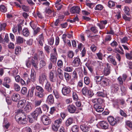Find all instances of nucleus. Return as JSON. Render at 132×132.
I'll list each match as a JSON object with an SVG mask.
<instances>
[{"instance_id": "1", "label": "nucleus", "mask_w": 132, "mask_h": 132, "mask_svg": "<svg viewBox=\"0 0 132 132\" xmlns=\"http://www.w3.org/2000/svg\"><path fill=\"white\" fill-rule=\"evenodd\" d=\"M47 74L45 73H43L40 75L38 78L39 83L43 85L46 81L47 80Z\"/></svg>"}, {"instance_id": "2", "label": "nucleus", "mask_w": 132, "mask_h": 132, "mask_svg": "<svg viewBox=\"0 0 132 132\" xmlns=\"http://www.w3.org/2000/svg\"><path fill=\"white\" fill-rule=\"evenodd\" d=\"M42 113V111L40 107L36 108L35 110L31 113L32 117L36 120L39 115Z\"/></svg>"}, {"instance_id": "3", "label": "nucleus", "mask_w": 132, "mask_h": 132, "mask_svg": "<svg viewBox=\"0 0 132 132\" xmlns=\"http://www.w3.org/2000/svg\"><path fill=\"white\" fill-rule=\"evenodd\" d=\"M42 121L43 124L46 125H49L51 122V120L49 117L45 115H43L42 116Z\"/></svg>"}, {"instance_id": "4", "label": "nucleus", "mask_w": 132, "mask_h": 132, "mask_svg": "<svg viewBox=\"0 0 132 132\" xmlns=\"http://www.w3.org/2000/svg\"><path fill=\"white\" fill-rule=\"evenodd\" d=\"M70 88L69 87L64 86L62 88V92L64 95H67L71 92Z\"/></svg>"}, {"instance_id": "5", "label": "nucleus", "mask_w": 132, "mask_h": 132, "mask_svg": "<svg viewBox=\"0 0 132 132\" xmlns=\"http://www.w3.org/2000/svg\"><path fill=\"white\" fill-rule=\"evenodd\" d=\"M21 117L18 118V122L19 123L25 124L27 122L26 116L24 113H22Z\"/></svg>"}, {"instance_id": "6", "label": "nucleus", "mask_w": 132, "mask_h": 132, "mask_svg": "<svg viewBox=\"0 0 132 132\" xmlns=\"http://www.w3.org/2000/svg\"><path fill=\"white\" fill-rule=\"evenodd\" d=\"M32 109V103L27 102V103L24 108V111L26 113H28L31 111Z\"/></svg>"}, {"instance_id": "7", "label": "nucleus", "mask_w": 132, "mask_h": 132, "mask_svg": "<svg viewBox=\"0 0 132 132\" xmlns=\"http://www.w3.org/2000/svg\"><path fill=\"white\" fill-rule=\"evenodd\" d=\"M81 63L80 59L78 57H76L73 61L72 64L73 67H77L81 65Z\"/></svg>"}, {"instance_id": "8", "label": "nucleus", "mask_w": 132, "mask_h": 132, "mask_svg": "<svg viewBox=\"0 0 132 132\" xmlns=\"http://www.w3.org/2000/svg\"><path fill=\"white\" fill-rule=\"evenodd\" d=\"M99 124L100 126L103 129H106L109 128V124L105 121H100L99 123Z\"/></svg>"}, {"instance_id": "9", "label": "nucleus", "mask_w": 132, "mask_h": 132, "mask_svg": "<svg viewBox=\"0 0 132 132\" xmlns=\"http://www.w3.org/2000/svg\"><path fill=\"white\" fill-rule=\"evenodd\" d=\"M82 92L84 95H87L88 98L91 97V91L89 90L86 87H84L82 89Z\"/></svg>"}, {"instance_id": "10", "label": "nucleus", "mask_w": 132, "mask_h": 132, "mask_svg": "<svg viewBox=\"0 0 132 132\" xmlns=\"http://www.w3.org/2000/svg\"><path fill=\"white\" fill-rule=\"evenodd\" d=\"M67 109L68 111L70 113H73L76 111V108L75 105L71 104L67 106Z\"/></svg>"}, {"instance_id": "11", "label": "nucleus", "mask_w": 132, "mask_h": 132, "mask_svg": "<svg viewBox=\"0 0 132 132\" xmlns=\"http://www.w3.org/2000/svg\"><path fill=\"white\" fill-rule=\"evenodd\" d=\"M31 64L32 66L36 69L38 68V58L36 56L32 57L31 59Z\"/></svg>"}, {"instance_id": "12", "label": "nucleus", "mask_w": 132, "mask_h": 132, "mask_svg": "<svg viewBox=\"0 0 132 132\" xmlns=\"http://www.w3.org/2000/svg\"><path fill=\"white\" fill-rule=\"evenodd\" d=\"M46 102L50 105L53 104L54 102V98L52 95L50 94L48 96Z\"/></svg>"}, {"instance_id": "13", "label": "nucleus", "mask_w": 132, "mask_h": 132, "mask_svg": "<svg viewBox=\"0 0 132 132\" xmlns=\"http://www.w3.org/2000/svg\"><path fill=\"white\" fill-rule=\"evenodd\" d=\"M55 72L54 70L51 71L49 73V79L50 81L52 82H54L56 81V78L55 77L54 73Z\"/></svg>"}, {"instance_id": "14", "label": "nucleus", "mask_w": 132, "mask_h": 132, "mask_svg": "<svg viewBox=\"0 0 132 132\" xmlns=\"http://www.w3.org/2000/svg\"><path fill=\"white\" fill-rule=\"evenodd\" d=\"M108 120L110 124L112 126L114 125L117 123V120L116 119L111 116L108 117Z\"/></svg>"}, {"instance_id": "15", "label": "nucleus", "mask_w": 132, "mask_h": 132, "mask_svg": "<svg viewBox=\"0 0 132 132\" xmlns=\"http://www.w3.org/2000/svg\"><path fill=\"white\" fill-rule=\"evenodd\" d=\"M80 11V7L77 6H73L70 9V12L72 14L78 13Z\"/></svg>"}, {"instance_id": "16", "label": "nucleus", "mask_w": 132, "mask_h": 132, "mask_svg": "<svg viewBox=\"0 0 132 132\" xmlns=\"http://www.w3.org/2000/svg\"><path fill=\"white\" fill-rule=\"evenodd\" d=\"M26 103V101L24 100L19 101L17 104L18 108L20 109H22L24 107Z\"/></svg>"}, {"instance_id": "17", "label": "nucleus", "mask_w": 132, "mask_h": 132, "mask_svg": "<svg viewBox=\"0 0 132 132\" xmlns=\"http://www.w3.org/2000/svg\"><path fill=\"white\" fill-rule=\"evenodd\" d=\"M94 107L96 111L98 112H101L104 110L103 108L101 106V104H100L98 105L94 104Z\"/></svg>"}, {"instance_id": "18", "label": "nucleus", "mask_w": 132, "mask_h": 132, "mask_svg": "<svg viewBox=\"0 0 132 132\" xmlns=\"http://www.w3.org/2000/svg\"><path fill=\"white\" fill-rule=\"evenodd\" d=\"M45 89L48 92H51L52 89L50 82L48 81H47L45 86Z\"/></svg>"}, {"instance_id": "19", "label": "nucleus", "mask_w": 132, "mask_h": 132, "mask_svg": "<svg viewBox=\"0 0 132 132\" xmlns=\"http://www.w3.org/2000/svg\"><path fill=\"white\" fill-rule=\"evenodd\" d=\"M12 100L14 101H17L20 99V96L17 93H14L12 95Z\"/></svg>"}, {"instance_id": "20", "label": "nucleus", "mask_w": 132, "mask_h": 132, "mask_svg": "<svg viewBox=\"0 0 132 132\" xmlns=\"http://www.w3.org/2000/svg\"><path fill=\"white\" fill-rule=\"evenodd\" d=\"M37 40L40 45L41 46H43V44L44 43V37L43 34L39 35Z\"/></svg>"}, {"instance_id": "21", "label": "nucleus", "mask_w": 132, "mask_h": 132, "mask_svg": "<svg viewBox=\"0 0 132 132\" xmlns=\"http://www.w3.org/2000/svg\"><path fill=\"white\" fill-rule=\"evenodd\" d=\"M107 59L109 62L112 63L114 65H116L117 64V62L114 57L112 56H109L107 57Z\"/></svg>"}, {"instance_id": "22", "label": "nucleus", "mask_w": 132, "mask_h": 132, "mask_svg": "<svg viewBox=\"0 0 132 132\" xmlns=\"http://www.w3.org/2000/svg\"><path fill=\"white\" fill-rule=\"evenodd\" d=\"M107 23V21L106 20L102 21L100 22L97 23V25L101 29H103L105 28V25Z\"/></svg>"}, {"instance_id": "23", "label": "nucleus", "mask_w": 132, "mask_h": 132, "mask_svg": "<svg viewBox=\"0 0 132 132\" xmlns=\"http://www.w3.org/2000/svg\"><path fill=\"white\" fill-rule=\"evenodd\" d=\"M110 81V80L108 79L107 78H103L101 81V84L104 86H108L109 85Z\"/></svg>"}, {"instance_id": "24", "label": "nucleus", "mask_w": 132, "mask_h": 132, "mask_svg": "<svg viewBox=\"0 0 132 132\" xmlns=\"http://www.w3.org/2000/svg\"><path fill=\"white\" fill-rule=\"evenodd\" d=\"M107 67H105L104 69V74L105 76L108 75L110 73V66L108 63L106 64Z\"/></svg>"}, {"instance_id": "25", "label": "nucleus", "mask_w": 132, "mask_h": 132, "mask_svg": "<svg viewBox=\"0 0 132 132\" xmlns=\"http://www.w3.org/2000/svg\"><path fill=\"white\" fill-rule=\"evenodd\" d=\"M119 88V86L118 84H115L112 85L111 88L112 92L113 93H116Z\"/></svg>"}, {"instance_id": "26", "label": "nucleus", "mask_w": 132, "mask_h": 132, "mask_svg": "<svg viewBox=\"0 0 132 132\" xmlns=\"http://www.w3.org/2000/svg\"><path fill=\"white\" fill-rule=\"evenodd\" d=\"M87 29L85 30V33L86 34L87 37L88 38L91 37V26L89 25L87 27Z\"/></svg>"}, {"instance_id": "27", "label": "nucleus", "mask_w": 132, "mask_h": 132, "mask_svg": "<svg viewBox=\"0 0 132 132\" xmlns=\"http://www.w3.org/2000/svg\"><path fill=\"white\" fill-rule=\"evenodd\" d=\"M25 41V39L20 36H18L16 38V42L18 44H22Z\"/></svg>"}, {"instance_id": "28", "label": "nucleus", "mask_w": 132, "mask_h": 132, "mask_svg": "<svg viewBox=\"0 0 132 132\" xmlns=\"http://www.w3.org/2000/svg\"><path fill=\"white\" fill-rule=\"evenodd\" d=\"M73 119L71 118H68L66 121L65 122V125L67 127H68L71 125L73 122Z\"/></svg>"}, {"instance_id": "29", "label": "nucleus", "mask_w": 132, "mask_h": 132, "mask_svg": "<svg viewBox=\"0 0 132 132\" xmlns=\"http://www.w3.org/2000/svg\"><path fill=\"white\" fill-rule=\"evenodd\" d=\"M42 100H36L34 101V105L36 107L39 106L42 102Z\"/></svg>"}, {"instance_id": "30", "label": "nucleus", "mask_w": 132, "mask_h": 132, "mask_svg": "<svg viewBox=\"0 0 132 132\" xmlns=\"http://www.w3.org/2000/svg\"><path fill=\"white\" fill-rule=\"evenodd\" d=\"M13 87L14 90L17 92L19 91L21 89V87L19 85L15 82L13 83Z\"/></svg>"}, {"instance_id": "31", "label": "nucleus", "mask_w": 132, "mask_h": 132, "mask_svg": "<svg viewBox=\"0 0 132 132\" xmlns=\"http://www.w3.org/2000/svg\"><path fill=\"white\" fill-rule=\"evenodd\" d=\"M22 33L24 36L27 37L29 35L30 32L28 29L24 28L22 30Z\"/></svg>"}, {"instance_id": "32", "label": "nucleus", "mask_w": 132, "mask_h": 132, "mask_svg": "<svg viewBox=\"0 0 132 132\" xmlns=\"http://www.w3.org/2000/svg\"><path fill=\"white\" fill-rule=\"evenodd\" d=\"M73 68L72 67L70 66H64L63 70L65 72H70L72 71Z\"/></svg>"}, {"instance_id": "33", "label": "nucleus", "mask_w": 132, "mask_h": 132, "mask_svg": "<svg viewBox=\"0 0 132 132\" xmlns=\"http://www.w3.org/2000/svg\"><path fill=\"white\" fill-rule=\"evenodd\" d=\"M102 102V100L101 98L94 99L92 100V102L95 104H94L98 105L101 104Z\"/></svg>"}, {"instance_id": "34", "label": "nucleus", "mask_w": 132, "mask_h": 132, "mask_svg": "<svg viewBox=\"0 0 132 132\" xmlns=\"http://www.w3.org/2000/svg\"><path fill=\"white\" fill-rule=\"evenodd\" d=\"M80 128L84 132L87 131L89 129L86 125L84 124L80 125Z\"/></svg>"}, {"instance_id": "35", "label": "nucleus", "mask_w": 132, "mask_h": 132, "mask_svg": "<svg viewBox=\"0 0 132 132\" xmlns=\"http://www.w3.org/2000/svg\"><path fill=\"white\" fill-rule=\"evenodd\" d=\"M23 77L24 79L26 81L27 83H28L30 82V79L29 78V76L27 73H25L23 75Z\"/></svg>"}, {"instance_id": "36", "label": "nucleus", "mask_w": 132, "mask_h": 132, "mask_svg": "<svg viewBox=\"0 0 132 132\" xmlns=\"http://www.w3.org/2000/svg\"><path fill=\"white\" fill-rule=\"evenodd\" d=\"M44 92H39L36 91L35 92V95L40 98L44 96Z\"/></svg>"}, {"instance_id": "37", "label": "nucleus", "mask_w": 132, "mask_h": 132, "mask_svg": "<svg viewBox=\"0 0 132 132\" xmlns=\"http://www.w3.org/2000/svg\"><path fill=\"white\" fill-rule=\"evenodd\" d=\"M51 57L50 59L54 63H56L57 60V56L54 55L53 54H51Z\"/></svg>"}, {"instance_id": "38", "label": "nucleus", "mask_w": 132, "mask_h": 132, "mask_svg": "<svg viewBox=\"0 0 132 132\" xmlns=\"http://www.w3.org/2000/svg\"><path fill=\"white\" fill-rule=\"evenodd\" d=\"M21 49L20 46L16 47L15 50V53L17 55H18L21 53Z\"/></svg>"}, {"instance_id": "39", "label": "nucleus", "mask_w": 132, "mask_h": 132, "mask_svg": "<svg viewBox=\"0 0 132 132\" xmlns=\"http://www.w3.org/2000/svg\"><path fill=\"white\" fill-rule=\"evenodd\" d=\"M59 78L61 79L63 78V75L62 73V71L60 69L58 68L57 70Z\"/></svg>"}, {"instance_id": "40", "label": "nucleus", "mask_w": 132, "mask_h": 132, "mask_svg": "<svg viewBox=\"0 0 132 132\" xmlns=\"http://www.w3.org/2000/svg\"><path fill=\"white\" fill-rule=\"evenodd\" d=\"M95 80L96 81V82L98 84H101V81L103 79L102 77L99 76H96L95 77Z\"/></svg>"}, {"instance_id": "41", "label": "nucleus", "mask_w": 132, "mask_h": 132, "mask_svg": "<svg viewBox=\"0 0 132 132\" xmlns=\"http://www.w3.org/2000/svg\"><path fill=\"white\" fill-rule=\"evenodd\" d=\"M35 89V87L34 86L32 87L30 89H29L28 93H30V97H32L34 95V90Z\"/></svg>"}, {"instance_id": "42", "label": "nucleus", "mask_w": 132, "mask_h": 132, "mask_svg": "<svg viewBox=\"0 0 132 132\" xmlns=\"http://www.w3.org/2000/svg\"><path fill=\"white\" fill-rule=\"evenodd\" d=\"M43 110L47 112L48 110L49 107L48 105L46 104H44L41 106Z\"/></svg>"}, {"instance_id": "43", "label": "nucleus", "mask_w": 132, "mask_h": 132, "mask_svg": "<svg viewBox=\"0 0 132 132\" xmlns=\"http://www.w3.org/2000/svg\"><path fill=\"white\" fill-rule=\"evenodd\" d=\"M64 76L67 81H69L71 78V76L69 73L66 72L64 73Z\"/></svg>"}, {"instance_id": "44", "label": "nucleus", "mask_w": 132, "mask_h": 132, "mask_svg": "<svg viewBox=\"0 0 132 132\" xmlns=\"http://www.w3.org/2000/svg\"><path fill=\"white\" fill-rule=\"evenodd\" d=\"M71 130L73 132H78L79 127L77 125H74L72 127Z\"/></svg>"}, {"instance_id": "45", "label": "nucleus", "mask_w": 132, "mask_h": 132, "mask_svg": "<svg viewBox=\"0 0 132 132\" xmlns=\"http://www.w3.org/2000/svg\"><path fill=\"white\" fill-rule=\"evenodd\" d=\"M115 5V3L114 2L112 1H109L108 3V5L110 8H111L114 7Z\"/></svg>"}, {"instance_id": "46", "label": "nucleus", "mask_w": 132, "mask_h": 132, "mask_svg": "<svg viewBox=\"0 0 132 132\" xmlns=\"http://www.w3.org/2000/svg\"><path fill=\"white\" fill-rule=\"evenodd\" d=\"M46 12L47 14H48V15L50 16H52V14H53V16H54L55 15L54 13L52 12L50 9H48L47 10H46Z\"/></svg>"}, {"instance_id": "47", "label": "nucleus", "mask_w": 132, "mask_h": 132, "mask_svg": "<svg viewBox=\"0 0 132 132\" xmlns=\"http://www.w3.org/2000/svg\"><path fill=\"white\" fill-rule=\"evenodd\" d=\"M59 127V126L58 125H57L56 124L54 123L52 126V129L54 131H57L58 130V128Z\"/></svg>"}, {"instance_id": "48", "label": "nucleus", "mask_w": 132, "mask_h": 132, "mask_svg": "<svg viewBox=\"0 0 132 132\" xmlns=\"http://www.w3.org/2000/svg\"><path fill=\"white\" fill-rule=\"evenodd\" d=\"M31 128L29 127L24 128L23 129V132H32Z\"/></svg>"}, {"instance_id": "49", "label": "nucleus", "mask_w": 132, "mask_h": 132, "mask_svg": "<svg viewBox=\"0 0 132 132\" xmlns=\"http://www.w3.org/2000/svg\"><path fill=\"white\" fill-rule=\"evenodd\" d=\"M124 10L125 13L127 15H129L130 14L129 13V9L128 7L127 6H125L124 7Z\"/></svg>"}, {"instance_id": "50", "label": "nucleus", "mask_w": 132, "mask_h": 132, "mask_svg": "<svg viewBox=\"0 0 132 132\" xmlns=\"http://www.w3.org/2000/svg\"><path fill=\"white\" fill-rule=\"evenodd\" d=\"M74 55L73 52L72 51H69L67 55L68 57L70 58H72Z\"/></svg>"}, {"instance_id": "51", "label": "nucleus", "mask_w": 132, "mask_h": 132, "mask_svg": "<svg viewBox=\"0 0 132 132\" xmlns=\"http://www.w3.org/2000/svg\"><path fill=\"white\" fill-rule=\"evenodd\" d=\"M103 6L101 4H98L95 7V9L96 10H101L103 8Z\"/></svg>"}, {"instance_id": "52", "label": "nucleus", "mask_w": 132, "mask_h": 132, "mask_svg": "<svg viewBox=\"0 0 132 132\" xmlns=\"http://www.w3.org/2000/svg\"><path fill=\"white\" fill-rule=\"evenodd\" d=\"M4 82L9 84L11 82V79L9 77H7L4 78Z\"/></svg>"}, {"instance_id": "53", "label": "nucleus", "mask_w": 132, "mask_h": 132, "mask_svg": "<svg viewBox=\"0 0 132 132\" xmlns=\"http://www.w3.org/2000/svg\"><path fill=\"white\" fill-rule=\"evenodd\" d=\"M0 10L2 12H5L7 11V9L5 6L1 5L0 6Z\"/></svg>"}, {"instance_id": "54", "label": "nucleus", "mask_w": 132, "mask_h": 132, "mask_svg": "<svg viewBox=\"0 0 132 132\" xmlns=\"http://www.w3.org/2000/svg\"><path fill=\"white\" fill-rule=\"evenodd\" d=\"M48 44L50 45H52L54 43V39L53 37L49 39L48 40Z\"/></svg>"}, {"instance_id": "55", "label": "nucleus", "mask_w": 132, "mask_h": 132, "mask_svg": "<svg viewBox=\"0 0 132 132\" xmlns=\"http://www.w3.org/2000/svg\"><path fill=\"white\" fill-rule=\"evenodd\" d=\"M53 93L55 98L57 99L59 98L60 96L59 93L56 90H53Z\"/></svg>"}, {"instance_id": "56", "label": "nucleus", "mask_w": 132, "mask_h": 132, "mask_svg": "<svg viewBox=\"0 0 132 132\" xmlns=\"http://www.w3.org/2000/svg\"><path fill=\"white\" fill-rule=\"evenodd\" d=\"M84 82L85 84L88 85L90 83V79L87 77H85L84 78Z\"/></svg>"}, {"instance_id": "57", "label": "nucleus", "mask_w": 132, "mask_h": 132, "mask_svg": "<svg viewBox=\"0 0 132 132\" xmlns=\"http://www.w3.org/2000/svg\"><path fill=\"white\" fill-rule=\"evenodd\" d=\"M35 88L38 92H44V90L43 88L39 86H36L35 87Z\"/></svg>"}, {"instance_id": "58", "label": "nucleus", "mask_w": 132, "mask_h": 132, "mask_svg": "<svg viewBox=\"0 0 132 132\" xmlns=\"http://www.w3.org/2000/svg\"><path fill=\"white\" fill-rule=\"evenodd\" d=\"M73 97L74 100L77 101L78 99V95L75 92H73Z\"/></svg>"}, {"instance_id": "59", "label": "nucleus", "mask_w": 132, "mask_h": 132, "mask_svg": "<svg viewBox=\"0 0 132 132\" xmlns=\"http://www.w3.org/2000/svg\"><path fill=\"white\" fill-rule=\"evenodd\" d=\"M85 65L88 68L89 70L91 71V61L88 60L86 63Z\"/></svg>"}, {"instance_id": "60", "label": "nucleus", "mask_w": 132, "mask_h": 132, "mask_svg": "<svg viewBox=\"0 0 132 132\" xmlns=\"http://www.w3.org/2000/svg\"><path fill=\"white\" fill-rule=\"evenodd\" d=\"M112 39L111 36V35H106L105 37L104 40L105 42L110 41Z\"/></svg>"}, {"instance_id": "61", "label": "nucleus", "mask_w": 132, "mask_h": 132, "mask_svg": "<svg viewBox=\"0 0 132 132\" xmlns=\"http://www.w3.org/2000/svg\"><path fill=\"white\" fill-rule=\"evenodd\" d=\"M46 65V62L44 60H41L39 62L40 66L41 68H42L45 66Z\"/></svg>"}, {"instance_id": "62", "label": "nucleus", "mask_w": 132, "mask_h": 132, "mask_svg": "<svg viewBox=\"0 0 132 132\" xmlns=\"http://www.w3.org/2000/svg\"><path fill=\"white\" fill-rule=\"evenodd\" d=\"M62 120L61 118H59L58 119L56 120L54 122V123L56 124L57 125H58L60 126V124L62 123Z\"/></svg>"}, {"instance_id": "63", "label": "nucleus", "mask_w": 132, "mask_h": 132, "mask_svg": "<svg viewBox=\"0 0 132 132\" xmlns=\"http://www.w3.org/2000/svg\"><path fill=\"white\" fill-rule=\"evenodd\" d=\"M21 92L23 95L25 94L27 92V88L26 87H22L21 90Z\"/></svg>"}, {"instance_id": "64", "label": "nucleus", "mask_w": 132, "mask_h": 132, "mask_svg": "<svg viewBox=\"0 0 132 132\" xmlns=\"http://www.w3.org/2000/svg\"><path fill=\"white\" fill-rule=\"evenodd\" d=\"M111 46L113 47H116L118 45L117 42L115 40L113 41L110 44Z\"/></svg>"}]
</instances>
